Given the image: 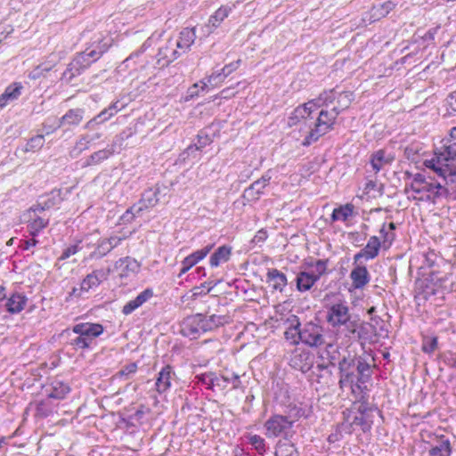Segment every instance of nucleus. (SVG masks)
<instances>
[{
  "mask_svg": "<svg viewBox=\"0 0 456 456\" xmlns=\"http://www.w3.org/2000/svg\"><path fill=\"white\" fill-rule=\"evenodd\" d=\"M354 205L347 203L333 209L331 214V221L336 222L341 220L346 222L354 214Z\"/></svg>",
  "mask_w": 456,
  "mask_h": 456,
  "instance_id": "ea45409f",
  "label": "nucleus"
},
{
  "mask_svg": "<svg viewBox=\"0 0 456 456\" xmlns=\"http://www.w3.org/2000/svg\"><path fill=\"white\" fill-rule=\"evenodd\" d=\"M324 328L319 322L313 321L301 324V343L310 347H319L326 343Z\"/></svg>",
  "mask_w": 456,
  "mask_h": 456,
  "instance_id": "0eeeda50",
  "label": "nucleus"
},
{
  "mask_svg": "<svg viewBox=\"0 0 456 456\" xmlns=\"http://www.w3.org/2000/svg\"><path fill=\"white\" fill-rule=\"evenodd\" d=\"M138 365L136 362H130L123 366L114 376V379L128 380L137 371Z\"/></svg>",
  "mask_w": 456,
  "mask_h": 456,
  "instance_id": "8fccbe9b",
  "label": "nucleus"
},
{
  "mask_svg": "<svg viewBox=\"0 0 456 456\" xmlns=\"http://www.w3.org/2000/svg\"><path fill=\"white\" fill-rule=\"evenodd\" d=\"M152 297H153V290L151 289H146L143 291H142L134 300L136 302V304L140 307Z\"/></svg>",
  "mask_w": 456,
  "mask_h": 456,
  "instance_id": "0e129e2a",
  "label": "nucleus"
},
{
  "mask_svg": "<svg viewBox=\"0 0 456 456\" xmlns=\"http://www.w3.org/2000/svg\"><path fill=\"white\" fill-rule=\"evenodd\" d=\"M352 424L360 426L363 432L369 431L371 428L370 423L366 420L364 415L355 416Z\"/></svg>",
  "mask_w": 456,
  "mask_h": 456,
  "instance_id": "69168bd1",
  "label": "nucleus"
},
{
  "mask_svg": "<svg viewBox=\"0 0 456 456\" xmlns=\"http://www.w3.org/2000/svg\"><path fill=\"white\" fill-rule=\"evenodd\" d=\"M438 258L439 256L435 250H429L424 255V265L427 267L432 268L437 265Z\"/></svg>",
  "mask_w": 456,
  "mask_h": 456,
  "instance_id": "680f3d73",
  "label": "nucleus"
},
{
  "mask_svg": "<svg viewBox=\"0 0 456 456\" xmlns=\"http://www.w3.org/2000/svg\"><path fill=\"white\" fill-rule=\"evenodd\" d=\"M110 46V44L103 42V37L99 35L84 52L94 62L109 50Z\"/></svg>",
  "mask_w": 456,
  "mask_h": 456,
  "instance_id": "6ab92c4d",
  "label": "nucleus"
},
{
  "mask_svg": "<svg viewBox=\"0 0 456 456\" xmlns=\"http://www.w3.org/2000/svg\"><path fill=\"white\" fill-rule=\"evenodd\" d=\"M228 322V317L225 315L212 314L209 316L204 315L205 330L208 331L213 330L220 326Z\"/></svg>",
  "mask_w": 456,
  "mask_h": 456,
  "instance_id": "a19ab883",
  "label": "nucleus"
},
{
  "mask_svg": "<svg viewBox=\"0 0 456 456\" xmlns=\"http://www.w3.org/2000/svg\"><path fill=\"white\" fill-rule=\"evenodd\" d=\"M232 255V247L223 245L218 247L210 256L209 265L211 267H217L223 263L229 261Z\"/></svg>",
  "mask_w": 456,
  "mask_h": 456,
  "instance_id": "a878e982",
  "label": "nucleus"
},
{
  "mask_svg": "<svg viewBox=\"0 0 456 456\" xmlns=\"http://www.w3.org/2000/svg\"><path fill=\"white\" fill-rule=\"evenodd\" d=\"M159 193V189H150L144 191L142 194L141 204L142 208H148L154 207L159 202L158 194Z\"/></svg>",
  "mask_w": 456,
  "mask_h": 456,
  "instance_id": "49530a36",
  "label": "nucleus"
},
{
  "mask_svg": "<svg viewBox=\"0 0 456 456\" xmlns=\"http://www.w3.org/2000/svg\"><path fill=\"white\" fill-rule=\"evenodd\" d=\"M142 210V207H136L135 205L128 208L121 216V220L124 222H131L135 214H139Z\"/></svg>",
  "mask_w": 456,
  "mask_h": 456,
  "instance_id": "e2e57ef3",
  "label": "nucleus"
},
{
  "mask_svg": "<svg viewBox=\"0 0 456 456\" xmlns=\"http://www.w3.org/2000/svg\"><path fill=\"white\" fill-rule=\"evenodd\" d=\"M112 155L113 149H109L108 147L94 151L90 156H88L87 159L83 162L82 167L85 168L91 166L99 165L103 161L107 160Z\"/></svg>",
  "mask_w": 456,
  "mask_h": 456,
  "instance_id": "c85d7f7f",
  "label": "nucleus"
},
{
  "mask_svg": "<svg viewBox=\"0 0 456 456\" xmlns=\"http://www.w3.org/2000/svg\"><path fill=\"white\" fill-rule=\"evenodd\" d=\"M317 281L318 280L316 276H314V273L301 271L296 278L297 289L300 292L308 291Z\"/></svg>",
  "mask_w": 456,
  "mask_h": 456,
  "instance_id": "b1692460",
  "label": "nucleus"
},
{
  "mask_svg": "<svg viewBox=\"0 0 456 456\" xmlns=\"http://www.w3.org/2000/svg\"><path fill=\"white\" fill-rule=\"evenodd\" d=\"M235 7V4L232 5H222L218 8L213 15L209 17L208 25L213 28H217L222 21L228 17L232 10Z\"/></svg>",
  "mask_w": 456,
  "mask_h": 456,
  "instance_id": "f704fd0d",
  "label": "nucleus"
},
{
  "mask_svg": "<svg viewBox=\"0 0 456 456\" xmlns=\"http://www.w3.org/2000/svg\"><path fill=\"white\" fill-rule=\"evenodd\" d=\"M449 158L435 156L424 161V166L431 169L445 183H456V165L450 162Z\"/></svg>",
  "mask_w": 456,
  "mask_h": 456,
  "instance_id": "423d86ee",
  "label": "nucleus"
},
{
  "mask_svg": "<svg viewBox=\"0 0 456 456\" xmlns=\"http://www.w3.org/2000/svg\"><path fill=\"white\" fill-rule=\"evenodd\" d=\"M104 331L100 323L80 322L71 328L69 332L68 344L75 350L91 349L95 346L96 338Z\"/></svg>",
  "mask_w": 456,
  "mask_h": 456,
  "instance_id": "7ed1b4c3",
  "label": "nucleus"
},
{
  "mask_svg": "<svg viewBox=\"0 0 456 456\" xmlns=\"http://www.w3.org/2000/svg\"><path fill=\"white\" fill-rule=\"evenodd\" d=\"M111 246L106 238H100L94 244V250L89 255L90 259H101L111 252Z\"/></svg>",
  "mask_w": 456,
  "mask_h": 456,
  "instance_id": "4c0bfd02",
  "label": "nucleus"
},
{
  "mask_svg": "<svg viewBox=\"0 0 456 456\" xmlns=\"http://www.w3.org/2000/svg\"><path fill=\"white\" fill-rule=\"evenodd\" d=\"M180 332L183 336L191 339H195L207 332L204 324V314H197L184 318L181 322Z\"/></svg>",
  "mask_w": 456,
  "mask_h": 456,
  "instance_id": "1a4fd4ad",
  "label": "nucleus"
},
{
  "mask_svg": "<svg viewBox=\"0 0 456 456\" xmlns=\"http://www.w3.org/2000/svg\"><path fill=\"white\" fill-rule=\"evenodd\" d=\"M266 281L272 283L273 289L282 291L287 286L288 281L286 275L278 269H269L266 273Z\"/></svg>",
  "mask_w": 456,
  "mask_h": 456,
  "instance_id": "bb28decb",
  "label": "nucleus"
},
{
  "mask_svg": "<svg viewBox=\"0 0 456 456\" xmlns=\"http://www.w3.org/2000/svg\"><path fill=\"white\" fill-rule=\"evenodd\" d=\"M175 374L170 365H166L159 372L155 386L157 391L161 394L166 392L171 387V381L174 379Z\"/></svg>",
  "mask_w": 456,
  "mask_h": 456,
  "instance_id": "aec40b11",
  "label": "nucleus"
},
{
  "mask_svg": "<svg viewBox=\"0 0 456 456\" xmlns=\"http://www.w3.org/2000/svg\"><path fill=\"white\" fill-rule=\"evenodd\" d=\"M73 61L77 62V65L80 66L83 70H86L94 62V61L87 57L85 52L77 53Z\"/></svg>",
  "mask_w": 456,
  "mask_h": 456,
  "instance_id": "bf43d9fd",
  "label": "nucleus"
},
{
  "mask_svg": "<svg viewBox=\"0 0 456 456\" xmlns=\"http://www.w3.org/2000/svg\"><path fill=\"white\" fill-rule=\"evenodd\" d=\"M181 55L182 53L177 48L176 42L173 38L168 39L166 45L159 49L158 53L159 57V61L163 60L166 61L165 64L167 65L175 61Z\"/></svg>",
  "mask_w": 456,
  "mask_h": 456,
  "instance_id": "dca6fc26",
  "label": "nucleus"
},
{
  "mask_svg": "<svg viewBox=\"0 0 456 456\" xmlns=\"http://www.w3.org/2000/svg\"><path fill=\"white\" fill-rule=\"evenodd\" d=\"M405 193L410 191L416 195L414 200L433 201L443 195L448 193V190L440 182L433 181L430 177H427L424 174L417 173L412 175V181L410 185H406Z\"/></svg>",
  "mask_w": 456,
  "mask_h": 456,
  "instance_id": "f03ea898",
  "label": "nucleus"
},
{
  "mask_svg": "<svg viewBox=\"0 0 456 456\" xmlns=\"http://www.w3.org/2000/svg\"><path fill=\"white\" fill-rule=\"evenodd\" d=\"M110 270L97 269L87 274L82 281L80 292H88L91 289L97 288L103 281L107 280Z\"/></svg>",
  "mask_w": 456,
  "mask_h": 456,
  "instance_id": "9d476101",
  "label": "nucleus"
},
{
  "mask_svg": "<svg viewBox=\"0 0 456 456\" xmlns=\"http://www.w3.org/2000/svg\"><path fill=\"white\" fill-rule=\"evenodd\" d=\"M213 377H214L213 372L204 373V374L197 376L199 381L201 382L202 384L206 385L207 387L209 389H213Z\"/></svg>",
  "mask_w": 456,
  "mask_h": 456,
  "instance_id": "774afa93",
  "label": "nucleus"
},
{
  "mask_svg": "<svg viewBox=\"0 0 456 456\" xmlns=\"http://www.w3.org/2000/svg\"><path fill=\"white\" fill-rule=\"evenodd\" d=\"M328 263V259H318L314 262V271L312 273H314V276H316L318 281L327 273Z\"/></svg>",
  "mask_w": 456,
  "mask_h": 456,
  "instance_id": "6e6d98bb",
  "label": "nucleus"
},
{
  "mask_svg": "<svg viewBox=\"0 0 456 456\" xmlns=\"http://www.w3.org/2000/svg\"><path fill=\"white\" fill-rule=\"evenodd\" d=\"M40 197L44 202V207L47 208V209L60 204L62 200L61 190H53L51 192Z\"/></svg>",
  "mask_w": 456,
  "mask_h": 456,
  "instance_id": "c03bdc74",
  "label": "nucleus"
},
{
  "mask_svg": "<svg viewBox=\"0 0 456 456\" xmlns=\"http://www.w3.org/2000/svg\"><path fill=\"white\" fill-rule=\"evenodd\" d=\"M354 267L350 273V279L354 289H362L370 282V277L367 268L363 265L354 264Z\"/></svg>",
  "mask_w": 456,
  "mask_h": 456,
  "instance_id": "a211bd4d",
  "label": "nucleus"
},
{
  "mask_svg": "<svg viewBox=\"0 0 456 456\" xmlns=\"http://www.w3.org/2000/svg\"><path fill=\"white\" fill-rule=\"evenodd\" d=\"M49 224V218L39 216H28L27 228L29 235L36 237Z\"/></svg>",
  "mask_w": 456,
  "mask_h": 456,
  "instance_id": "393cba45",
  "label": "nucleus"
},
{
  "mask_svg": "<svg viewBox=\"0 0 456 456\" xmlns=\"http://www.w3.org/2000/svg\"><path fill=\"white\" fill-rule=\"evenodd\" d=\"M77 64V62H75L73 60L69 63L67 69L64 70L61 77L62 82L69 84L74 77L81 75L84 72L82 68Z\"/></svg>",
  "mask_w": 456,
  "mask_h": 456,
  "instance_id": "79ce46f5",
  "label": "nucleus"
},
{
  "mask_svg": "<svg viewBox=\"0 0 456 456\" xmlns=\"http://www.w3.org/2000/svg\"><path fill=\"white\" fill-rule=\"evenodd\" d=\"M140 267V263L136 259L130 256L119 258L115 263V268L119 271L121 277H127L131 273H138Z\"/></svg>",
  "mask_w": 456,
  "mask_h": 456,
  "instance_id": "f3484780",
  "label": "nucleus"
},
{
  "mask_svg": "<svg viewBox=\"0 0 456 456\" xmlns=\"http://www.w3.org/2000/svg\"><path fill=\"white\" fill-rule=\"evenodd\" d=\"M70 388L68 384L59 379H54L51 383V389L48 396L53 399H63L69 394Z\"/></svg>",
  "mask_w": 456,
  "mask_h": 456,
  "instance_id": "c9c22d12",
  "label": "nucleus"
},
{
  "mask_svg": "<svg viewBox=\"0 0 456 456\" xmlns=\"http://www.w3.org/2000/svg\"><path fill=\"white\" fill-rule=\"evenodd\" d=\"M287 322L289 323V326L284 332L285 338L290 341L293 345L299 344L301 342V323L299 319L296 315H291L289 318H288Z\"/></svg>",
  "mask_w": 456,
  "mask_h": 456,
  "instance_id": "412c9836",
  "label": "nucleus"
},
{
  "mask_svg": "<svg viewBox=\"0 0 456 456\" xmlns=\"http://www.w3.org/2000/svg\"><path fill=\"white\" fill-rule=\"evenodd\" d=\"M275 456H299V452L293 444H284L275 452Z\"/></svg>",
  "mask_w": 456,
  "mask_h": 456,
  "instance_id": "5fc2aeb1",
  "label": "nucleus"
},
{
  "mask_svg": "<svg viewBox=\"0 0 456 456\" xmlns=\"http://www.w3.org/2000/svg\"><path fill=\"white\" fill-rule=\"evenodd\" d=\"M291 366L303 373L308 372L314 366V355L305 350L295 352L290 360Z\"/></svg>",
  "mask_w": 456,
  "mask_h": 456,
  "instance_id": "f8f14e48",
  "label": "nucleus"
},
{
  "mask_svg": "<svg viewBox=\"0 0 456 456\" xmlns=\"http://www.w3.org/2000/svg\"><path fill=\"white\" fill-rule=\"evenodd\" d=\"M27 300V297L22 294H13L5 303L6 310L11 314H18L24 309Z\"/></svg>",
  "mask_w": 456,
  "mask_h": 456,
  "instance_id": "473e14b6",
  "label": "nucleus"
},
{
  "mask_svg": "<svg viewBox=\"0 0 456 456\" xmlns=\"http://www.w3.org/2000/svg\"><path fill=\"white\" fill-rule=\"evenodd\" d=\"M22 86L20 83H14L7 86L4 92L0 95V107L7 105L9 102H12L20 95Z\"/></svg>",
  "mask_w": 456,
  "mask_h": 456,
  "instance_id": "2f4dec72",
  "label": "nucleus"
},
{
  "mask_svg": "<svg viewBox=\"0 0 456 456\" xmlns=\"http://www.w3.org/2000/svg\"><path fill=\"white\" fill-rule=\"evenodd\" d=\"M212 142L211 137L201 131L197 136V142L194 143L196 150H201Z\"/></svg>",
  "mask_w": 456,
  "mask_h": 456,
  "instance_id": "052dcab7",
  "label": "nucleus"
},
{
  "mask_svg": "<svg viewBox=\"0 0 456 456\" xmlns=\"http://www.w3.org/2000/svg\"><path fill=\"white\" fill-rule=\"evenodd\" d=\"M45 142L44 135L38 134L28 140L26 144V151H36L40 150Z\"/></svg>",
  "mask_w": 456,
  "mask_h": 456,
  "instance_id": "603ef678",
  "label": "nucleus"
},
{
  "mask_svg": "<svg viewBox=\"0 0 456 456\" xmlns=\"http://www.w3.org/2000/svg\"><path fill=\"white\" fill-rule=\"evenodd\" d=\"M91 146V142H89L87 136L83 134L77 141L75 146L70 150L69 155L71 158H77L83 151L88 150Z\"/></svg>",
  "mask_w": 456,
  "mask_h": 456,
  "instance_id": "09e8293b",
  "label": "nucleus"
},
{
  "mask_svg": "<svg viewBox=\"0 0 456 456\" xmlns=\"http://www.w3.org/2000/svg\"><path fill=\"white\" fill-rule=\"evenodd\" d=\"M303 414V409L296 405L290 407L286 415L273 414L265 423V428L266 430L265 436L269 438L278 437L280 436H286L294 423L297 421Z\"/></svg>",
  "mask_w": 456,
  "mask_h": 456,
  "instance_id": "20e7f679",
  "label": "nucleus"
},
{
  "mask_svg": "<svg viewBox=\"0 0 456 456\" xmlns=\"http://www.w3.org/2000/svg\"><path fill=\"white\" fill-rule=\"evenodd\" d=\"M356 357L346 354L342 355L341 361L338 362L339 370V387L343 388L346 386H350L352 391L354 392V382L356 375L354 374Z\"/></svg>",
  "mask_w": 456,
  "mask_h": 456,
  "instance_id": "6e6552de",
  "label": "nucleus"
},
{
  "mask_svg": "<svg viewBox=\"0 0 456 456\" xmlns=\"http://www.w3.org/2000/svg\"><path fill=\"white\" fill-rule=\"evenodd\" d=\"M196 39L195 28H184L181 30L179 37L174 39L176 42L177 48L183 53L190 50V47Z\"/></svg>",
  "mask_w": 456,
  "mask_h": 456,
  "instance_id": "4be33fe9",
  "label": "nucleus"
},
{
  "mask_svg": "<svg viewBox=\"0 0 456 456\" xmlns=\"http://www.w3.org/2000/svg\"><path fill=\"white\" fill-rule=\"evenodd\" d=\"M84 109H70L57 120L56 126L53 129H58L61 126H78L84 118Z\"/></svg>",
  "mask_w": 456,
  "mask_h": 456,
  "instance_id": "2eb2a0df",
  "label": "nucleus"
},
{
  "mask_svg": "<svg viewBox=\"0 0 456 456\" xmlns=\"http://www.w3.org/2000/svg\"><path fill=\"white\" fill-rule=\"evenodd\" d=\"M393 161V158L386 156V152L383 150H379L371 154L370 164L372 170L375 173L379 172L386 165L390 164Z\"/></svg>",
  "mask_w": 456,
  "mask_h": 456,
  "instance_id": "7c9ffc66",
  "label": "nucleus"
},
{
  "mask_svg": "<svg viewBox=\"0 0 456 456\" xmlns=\"http://www.w3.org/2000/svg\"><path fill=\"white\" fill-rule=\"evenodd\" d=\"M271 176L264 175L260 179L255 181L243 192V198L248 201H256L263 193V190L268 185Z\"/></svg>",
  "mask_w": 456,
  "mask_h": 456,
  "instance_id": "4468645a",
  "label": "nucleus"
},
{
  "mask_svg": "<svg viewBox=\"0 0 456 456\" xmlns=\"http://www.w3.org/2000/svg\"><path fill=\"white\" fill-rule=\"evenodd\" d=\"M429 456H451L452 445L449 439H441L432 445L428 451Z\"/></svg>",
  "mask_w": 456,
  "mask_h": 456,
  "instance_id": "e433bc0d",
  "label": "nucleus"
},
{
  "mask_svg": "<svg viewBox=\"0 0 456 456\" xmlns=\"http://www.w3.org/2000/svg\"><path fill=\"white\" fill-rule=\"evenodd\" d=\"M380 247L381 242L379 238L377 236H371L366 246L354 256V264H357L362 258L365 260H371L375 258L379 253Z\"/></svg>",
  "mask_w": 456,
  "mask_h": 456,
  "instance_id": "9b49d317",
  "label": "nucleus"
},
{
  "mask_svg": "<svg viewBox=\"0 0 456 456\" xmlns=\"http://www.w3.org/2000/svg\"><path fill=\"white\" fill-rule=\"evenodd\" d=\"M355 370L357 371V375L355 378L354 387L361 390L362 385L367 383L371 378V365L364 357L359 356L356 357Z\"/></svg>",
  "mask_w": 456,
  "mask_h": 456,
  "instance_id": "ddd939ff",
  "label": "nucleus"
},
{
  "mask_svg": "<svg viewBox=\"0 0 456 456\" xmlns=\"http://www.w3.org/2000/svg\"><path fill=\"white\" fill-rule=\"evenodd\" d=\"M338 115L336 109H331L330 110H322L314 122V126L311 128L302 145L305 147L310 146L322 136L333 130Z\"/></svg>",
  "mask_w": 456,
  "mask_h": 456,
  "instance_id": "39448f33",
  "label": "nucleus"
},
{
  "mask_svg": "<svg viewBox=\"0 0 456 456\" xmlns=\"http://www.w3.org/2000/svg\"><path fill=\"white\" fill-rule=\"evenodd\" d=\"M45 210H47V208L44 207V202L41 200V197H39L38 201L29 208L26 216H38L37 213L43 212Z\"/></svg>",
  "mask_w": 456,
  "mask_h": 456,
  "instance_id": "338daca9",
  "label": "nucleus"
},
{
  "mask_svg": "<svg viewBox=\"0 0 456 456\" xmlns=\"http://www.w3.org/2000/svg\"><path fill=\"white\" fill-rule=\"evenodd\" d=\"M354 100L353 93L350 91H344L337 96V105L332 109H336L338 113L340 114L343 110H346L352 101Z\"/></svg>",
  "mask_w": 456,
  "mask_h": 456,
  "instance_id": "37998d69",
  "label": "nucleus"
},
{
  "mask_svg": "<svg viewBox=\"0 0 456 456\" xmlns=\"http://www.w3.org/2000/svg\"><path fill=\"white\" fill-rule=\"evenodd\" d=\"M337 99L336 92L334 89L330 91H324L316 99L309 101L312 108H320L323 106H329Z\"/></svg>",
  "mask_w": 456,
  "mask_h": 456,
  "instance_id": "58836bf2",
  "label": "nucleus"
},
{
  "mask_svg": "<svg viewBox=\"0 0 456 456\" xmlns=\"http://www.w3.org/2000/svg\"><path fill=\"white\" fill-rule=\"evenodd\" d=\"M65 53L64 52H59L58 53H53L48 56V61L46 63H43L39 66H37L31 73V77L36 79L39 77V76L42 74V72H48L50 71L56 63L64 58Z\"/></svg>",
  "mask_w": 456,
  "mask_h": 456,
  "instance_id": "cd10ccee",
  "label": "nucleus"
},
{
  "mask_svg": "<svg viewBox=\"0 0 456 456\" xmlns=\"http://www.w3.org/2000/svg\"><path fill=\"white\" fill-rule=\"evenodd\" d=\"M395 4L392 1H387L382 4L372 6L370 15V19L375 21L386 17L392 10L395 9Z\"/></svg>",
  "mask_w": 456,
  "mask_h": 456,
  "instance_id": "72a5a7b5",
  "label": "nucleus"
},
{
  "mask_svg": "<svg viewBox=\"0 0 456 456\" xmlns=\"http://www.w3.org/2000/svg\"><path fill=\"white\" fill-rule=\"evenodd\" d=\"M326 358L329 360V362L332 366L338 365L339 361H341L342 355L340 354L338 346L332 344L328 343L325 348Z\"/></svg>",
  "mask_w": 456,
  "mask_h": 456,
  "instance_id": "de8ad7c7",
  "label": "nucleus"
},
{
  "mask_svg": "<svg viewBox=\"0 0 456 456\" xmlns=\"http://www.w3.org/2000/svg\"><path fill=\"white\" fill-rule=\"evenodd\" d=\"M312 111L313 108L311 104H309V102L297 107L289 117L288 125L293 126L297 125L301 120H306L310 118Z\"/></svg>",
  "mask_w": 456,
  "mask_h": 456,
  "instance_id": "5701e85b",
  "label": "nucleus"
},
{
  "mask_svg": "<svg viewBox=\"0 0 456 456\" xmlns=\"http://www.w3.org/2000/svg\"><path fill=\"white\" fill-rule=\"evenodd\" d=\"M437 338H425L422 343V351L427 354L433 353L437 348Z\"/></svg>",
  "mask_w": 456,
  "mask_h": 456,
  "instance_id": "13d9d810",
  "label": "nucleus"
},
{
  "mask_svg": "<svg viewBox=\"0 0 456 456\" xmlns=\"http://www.w3.org/2000/svg\"><path fill=\"white\" fill-rule=\"evenodd\" d=\"M248 441L251 445L255 447V449L263 453L265 452V442L263 437L258 435H251L248 436Z\"/></svg>",
  "mask_w": 456,
  "mask_h": 456,
  "instance_id": "4d7b16f0",
  "label": "nucleus"
},
{
  "mask_svg": "<svg viewBox=\"0 0 456 456\" xmlns=\"http://www.w3.org/2000/svg\"><path fill=\"white\" fill-rule=\"evenodd\" d=\"M327 322L339 331L342 328L344 336L347 338L357 337L361 338V333L357 331L358 322L353 319L346 302L338 301L327 308Z\"/></svg>",
  "mask_w": 456,
  "mask_h": 456,
  "instance_id": "f257e3e1",
  "label": "nucleus"
},
{
  "mask_svg": "<svg viewBox=\"0 0 456 456\" xmlns=\"http://www.w3.org/2000/svg\"><path fill=\"white\" fill-rule=\"evenodd\" d=\"M240 63V60L231 62L225 65L220 72H214L208 78V83L216 86L218 82H221L224 77H228L231 73L236 70Z\"/></svg>",
  "mask_w": 456,
  "mask_h": 456,
  "instance_id": "c756f323",
  "label": "nucleus"
},
{
  "mask_svg": "<svg viewBox=\"0 0 456 456\" xmlns=\"http://www.w3.org/2000/svg\"><path fill=\"white\" fill-rule=\"evenodd\" d=\"M424 282H426L425 286L422 288L421 291L418 292L416 295V298L418 300L426 301L436 293V289L432 285V283L426 281Z\"/></svg>",
  "mask_w": 456,
  "mask_h": 456,
  "instance_id": "864d4df0",
  "label": "nucleus"
},
{
  "mask_svg": "<svg viewBox=\"0 0 456 456\" xmlns=\"http://www.w3.org/2000/svg\"><path fill=\"white\" fill-rule=\"evenodd\" d=\"M452 276V273H444L441 275L439 272H431L428 277L426 279V281L432 283V285L436 288H446L445 282Z\"/></svg>",
  "mask_w": 456,
  "mask_h": 456,
  "instance_id": "a18cd8bd",
  "label": "nucleus"
},
{
  "mask_svg": "<svg viewBox=\"0 0 456 456\" xmlns=\"http://www.w3.org/2000/svg\"><path fill=\"white\" fill-rule=\"evenodd\" d=\"M214 247V244H208L207 246L203 247L202 248L194 251L191 255H189V258L191 260L192 264L194 265L198 264L200 260H202L212 250Z\"/></svg>",
  "mask_w": 456,
  "mask_h": 456,
  "instance_id": "3c124183",
  "label": "nucleus"
}]
</instances>
